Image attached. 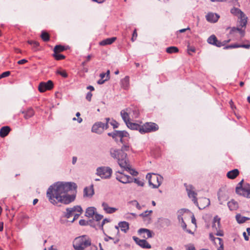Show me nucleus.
Segmentation results:
<instances>
[{
	"mask_svg": "<svg viewBox=\"0 0 250 250\" xmlns=\"http://www.w3.org/2000/svg\"><path fill=\"white\" fill-rule=\"evenodd\" d=\"M116 40V37H112L107 38L104 40L99 42V44L102 46H104L106 45H109L112 44Z\"/></svg>",
	"mask_w": 250,
	"mask_h": 250,
	"instance_id": "c85d7f7f",
	"label": "nucleus"
},
{
	"mask_svg": "<svg viewBox=\"0 0 250 250\" xmlns=\"http://www.w3.org/2000/svg\"><path fill=\"white\" fill-rule=\"evenodd\" d=\"M110 124L113 126V128H118L119 126L118 123L114 120H112L110 122Z\"/></svg>",
	"mask_w": 250,
	"mask_h": 250,
	"instance_id": "8fccbe9b",
	"label": "nucleus"
},
{
	"mask_svg": "<svg viewBox=\"0 0 250 250\" xmlns=\"http://www.w3.org/2000/svg\"><path fill=\"white\" fill-rule=\"evenodd\" d=\"M230 40H229L228 41H224V42H221V41H218L217 39V42H216V44H215V46H216L217 47H221V46H224L227 43H228L229 42H230Z\"/></svg>",
	"mask_w": 250,
	"mask_h": 250,
	"instance_id": "a19ab883",
	"label": "nucleus"
},
{
	"mask_svg": "<svg viewBox=\"0 0 250 250\" xmlns=\"http://www.w3.org/2000/svg\"><path fill=\"white\" fill-rule=\"evenodd\" d=\"M94 194L93 186L85 187L83 189V197L85 198H91Z\"/></svg>",
	"mask_w": 250,
	"mask_h": 250,
	"instance_id": "aec40b11",
	"label": "nucleus"
},
{
	"mask_svg": "<svg viewBox=\"0 0 250 250\" xmlns=\"http://www.w3.org/2000/svg\"><path fill=\"white\" fill-rule=\"evenodd\" d=\"M167 52L168 53H172V46H169L168 47V48H167Z\"/></svg>",
	"mask_w": 250,
	"mask_h": 250,
	"instance_id": "774afa93",
	"label": "nucleus"
},
{
	"mask_svg": "<svg viewBox=\"0 0 250 250\" xmlns=\"http://www.w3.org/2000/svg\"><path fill=\"white\" fill-rule=\"evenodd\" d=\"M220 219L217 216H215L213 219V222L212 224V228H215L216 229H217V225L218 227H219L220 226Z\"/></svg>",
	"mask_w": 250,
	"mask_h": 250,
	"instance_id": "e433bc0d",
	"label": "nucleus"
},
{
	"mask_svg": "<svg viewBox=\"0 0 250 250\" xmlns=\"http://www.w3.org/2000/svg\"><path fill=\"white\" fill-rule=\"evenodd\" d=\"M217 39L216 37L214 35H212L208 39L207 42L208 43L215 45Z\"/></svg>",
	"mask_w": 250,
	"mask_h": 250,
	"instance_id": "c9c22d12",
	"label": "nucleus"
},
{
	"mask_svg": "<svg viewBox=\"0 0 250 250\" xmlns=\"http://www.w3.org/2000/svg\"><path fill=\"white\" fill-rule=\"evenodd\" d=\"M200 209H203L210 205V200L209 199L205 197L199 199V202L197 201V204H194Z\"/></svg>",
	"mask_w": 250,
	"mask_h": 250,
	"instance_id": "dca6fc26",
	"label": "nucleus"
},
{
	"mask_svg": "<svg viewBox=\"0 0 250 250\" xmlns=\"http://www.w3.org/2000/svg\"><path fill=\"white\" fill-rule=\"evenodd\" d=\"M53 85V83L51 80H49L47 82H41L39 85L38 89L40 92H44L46 90L52 89Z\"/></svg>",
	"mask_w": 250,
	"mask_h": 250,
	"instance_id": "ddd939ff",
	"label": "nucleus"
},
{
	"mask_svg": "<svg viewBox=\"0 0 250 250\" xmlns=\"http://www.w3.org/2000/svg\"><path fill=\"white\" fill-rule=\"evenodd\" d=\"M102 206L103 207V210L108 214L113 213L115 212L118 210V208H116L109 207L108 204L105 202H103L102 203Z\"/></svg>",
	"mask_w": 250,
	"mask_h": 250,
	"instance_id": "412c9836",
	"label": "nucleus"
},
{
	"mask_svg": "<svg viewBox=\"0 0 250 250\" xmlns=\"http://www.w3.org/2000/svg\"><path fill=\"white\" fill-rule=\"evenodd\" d=\"M97 174L101 179H109L111 176V173H97Z\"/></svg>",
	"mask_w": 250,
	"mask_h": 250,
	"instance_id": "f704fd0d",
	"label": "nucleus"
},
{
	"mask_svg": "<svg viewBox=\"0 0 250 250\" xmlns=\"http://www.w3.org/2000/svg\"><path fill=\"white\" fill-rule=\"evenodd\" d=\"M57 74L60 75L63 78H67L68 75L65 71L57 70L56 72Z\"/></svg>",
	"mask_w": 250,
	"mask_h": 250,
	"instance_id": "de8ad7c7",
	"label": "nucleus"
},
{
	"mask_svg": "<svg viewBox=\"0 0 250 250\" xmlns=\"http://www.w3.org/2000/svg\"><path fill=\"white\" fill-rule=\"evenodd\" d=\"M209 237L210 241L217 248V250H224L223 241L221 238L214 237L212 233L209 234Z\"/></svg>",
	"mask_w": 250,
	"mask_h": 250,
	"instance_id": "f8f14e48",
	"label": "nucleus"
},
{
	"mask_svg": "<svg viewBox=\"0 0 250 250\" xmlns=\"http://www.w3.org/2000/svg\"><path fill=\"white\" fill-rule=\"evenodd\" d=\"M93 217L96 221H99L103 218V216L100 214L95 213Z\"/></svg>",
	"mask_w": 250,
	"mask_h": 250,
	"instance_id": "864d4df0",
	"label": "nucleus"
},
{
	"mask_svg": "<svg viewBox=\"0 0 250 250\" xmlns=\"http://www.w3.org/2000/svg\"><path fill=\"white\" fill-rule=\"evenodd\" d=\"M79 224L81 226H84L87 224V222L84 220L82 219L79 221Z\"/></svg>",
	"mask_w": 250,
	"mask_h": 250,
	"instance_id": "052dcab7",
	"label": "nucleus"
},
{
	"mask_svg": "<svg viewBox=\"0 0 250 250\" xmlns=\"http://www.w3.org/2000/svg\"><path fill=\"white\" fill-rule=\"evenodd\" d=\"M159 129V126L153 122H146L142 125V134L153 132Z\"/></svg>",
	"mask_w": 250,
	"mask_h": 250,
	"instance_id": "0eeeda50",
	"label": "nucleus"
},
{
	"mask_svg": "<svg viewBox=\"0 0 250 250\" xmlns=\"http://www.w3.org/2000/svg\"><path fill=\"white\" fill-rule=\"evenodd\" d=\"M243 236L244 237V239H245V240L246 241H248L249 240V235H248V234H247L246 232H244L243 233Z\"/></svg>",
	"mask_w": 250,
	"mask_h": 250,
	"instance_id": "680f3d73",
	"label": "nucleus"
},
{
	"mask_svg": "<svg viewBox=\"0 0 250 250\" xmlns=\"http://www.w3.org/2000/svg\"><path fill=\"white\" fill-rule=\"evenodd\" d=\"M219 18L220 16L218 14L211 12L208 13L206 16L207 21L211 23L216 22L218 21Z\"/></svg>",
	"mask_w": 250,
	"mask_h": 250,
	"instance_id": "6ab92c4d",
	"label": "nucleus"
},
{
	"mask_svg": "<svg viewBox=\"0 0 250 250\" xmlns=\"http://www.w3.org/2000/svg\"><path fill=\"white\" fill-rule=\"evenodd\" d=\"M34 114V111L33 109L31 108H30L27 109L26 112L24 114V118L26 119H29L32 117Z\"/></svg>",
	"mask_w": 250,
	"mask_h": 250,
	"instance_id": "473e14b6",
	"label": "nucleus"
},
{
	"mask_svg": "<svg viewBox=\"0 0 250 250\" xmlns=\"http://www.w3.org/2000/svg\"><path fill=\"white\" fill-rule=\"evenodd\" d=\"M243 182L242 180L239 183L236 188V192L240 195L249 198H250V185L246 184L242 186Z\"/></svg>",
	"mask_w": 250,
	"mask_h": 250,
	"instance_id": "423d86ee",
	"label": "nucleus"
},
{
	"mask_svg": "<svg viewBox=\"0 0 250 250\" xmlns=\"http://www.w3.org/2000/svg\"><path fill=\"white\" fill-rule=\"evenodd\" d=\"M189 51H191L192 52H194L195 51V49L194 47H188V53L190 54Z\"/></svg>",
	"mask_w": 250,
	"mask_h": 250,
	"instance_id": "338daca9",
	"label": "nucleus"
},
{
	"mask_svg": "<svg viewBox=\"0 0 250 250\" xmlns=\"http://www.w3.org/2000/svg\"><path fill=\"white\" fill-rule=\"evenodd\" d=\"M92 1L97 2L98 3H102L105 1V0H91Z\"/></svg>",
	"mask_w": 250,
	"mask_h": 250,
	"instance_id": "69168bd1",
	"label": "nucleus"
},
{
	"mask_svg": "<svg viewBox=\"0 0 250 250\" xmlns=\"http://www.w3.org/2000/svg\"><path fill=\"white\" fill-rule=\"evenodd\" d=\"M27 62H28V61L26 59H22V60H21L17 62V63L19 64H24L25 63H26Z\"/></svg>",
	"mask_w": 250,
	"mask_h": 250,
	"instance_id": "13d9d810",
	"label": "nucleus"
},
{
	"mask_svg": "<svg viewBox=\"0 0 250 250\" xmlns=\"http://www.w3.org/2000/svg\"><path fill=\"white\" fill-rule=\"evenodd\" d=\"M81 210V206H76L72 208H68L66 209V211L63 212L64 217L69 219L71 216H74L76 211Z\"/></svg>",
	"mask_w": 250,
	"mask_h": 250,
	"instance_id": "4468645a",
	"label": "nucleus"
},
{
	"mask_svg": "<svg viewBox=\"0 0 250 250\" xmlns=\"http://www.w3.org/2000/svg\"><path fill=\"white\" fill-rule=\"evenodd\" d=\"M41 38L42 40L44 42H47L49 40V34L44 31H42L41 34Z\"/></svg>",
	"mask_w": 250,
	"mask_h": 250,
	"instance_id": "ea45409f",
	"label": "nucleus"
},
{
	"mask_svg": "<svg viewBox=\"0 0 250 250\" xmlns=\"http://www.w3.org/2000/svg\"><path fill=\"white\" fill-rule=\"evenodd\" d=\"M185 211L186 210L185 209H181L178 211V219L179 220V224L183 229H186L187 227V225L184 222L183 218L182 217V215L184 212H185Z\"/></svg>",
	"mask_w": 250,
	"mask_h": 250,
	"instance_id": "4be33fe9",
	"label": "nucleus"
},
{
	"mask_svg": "<svg viewBox=\"0 0 250 250\" xmlns=\"http://www.w3.org/2000/svg\"><path fill=\"white\" fill-rule=\"evenodd\" d=\"M137 37V30L136 29H134L133 34H132V37L131 38V41L132 42H134Z\"/></svg>",
	"mask_w": 250,
	"mask_h": 250,
	"instance_id": "3c124183",
	"label": "nucleus"
},
{
	"mask_svg": "<svg viewBox=\"0 0 250 250\" xmlns=\"http://www.w3.org/2000/svg\"><path fill=\"white\" fill-rule=\"evenodd\" d=\"M11 130L10 127L8 126L2 127L0 129V137L4 138L6 137Z\"/></svg>",
	"mask_w": 250,
	"mask_h": 250,
	"instance_id": "bb28decb",
	"label": "nucleus"
},
{
	"mask_svg": "<svg viewBox=\"0 0 250 250\" xmlns=\"http://www.w3.org/2000/svg\"><path fill=\"white\" fill-rule=\"evenodd\" d=\"M133 181L136 183L138 186L143 187L144 186V182L143 180H140L138 179H135L133 178Z\"/></svg>",
	"mask_w": 250,
	"mask_h": 250,
	"instance_id": "09e8293b",
	"label": "nucleus"
},
{
	"mask_svg": "<svg viewBox=\"0 0 250 250\" xmlns=\"http://www.w3.org/2000/svg\"><path fill=\"white\" fill-rule=\"evenodd\" d=\"M122 144L123 146L121 149L114 148L110 149L111 156L118 160V164L121 167L123 170L129 172H137L135 169L131 168L127 159V154L124 152L129 150V145L125 143L124 140Z\"/></svg>",
	"mask_w": 250,
	"mask_h": 250,
	"instance_id": "f03ea898",
	"label": "nucleus"
},
{
	"mask_svg": "<svg viewBox=\"0 0 250 250\" xmlns=\"http://www.w3.org/2000/svg\"><path fill=\"white\" fill-rule=\"evenodd\" d=\"M65 50L64 47L61 45H57L54 48V53L62 52Z\"/></svg>",
	"mask_w": 250,
	"mask_h": 250,
	"instance_id": "4c0bfd02",
	"label": "nucleus"
},
{
	"mask_svg": "<svg viewBox=\"0 0 250 250\" xmlns=\"http://www.w3.org/2000/svg\"><path fill=\"white\" fill-rule=\"evenodd\" d=\"M91 58V56L90 55H88L87 57H86V60H85V61L84 62H83L82 63V65L83 66H84L85 64H86V63L88 62L89 61H90V59Z\"/></svg>",
	"mask_w": 250,
	"mask_h": 250,
	"instance_id": "4d7b16f0",
	"label": "nucleus"
},
{
	"mask_svg": "<svg viewBox=\"0 0 250 250\" xmlns=\"http://www.w3.org/2000/svg\"><path fill=\"white\" fill-rule=\"evenodd\" d=\"M121 85L124 89H127L129 86V78L128 76H125L121 81Z\"/></svg>",
	"mask_w": 250,
	"mask_h": 250,
	"instance_id": "cd10ccee",
	"label": "nucleus"
},
{
	"mask_svg": "<svg viewBox=\"0 0 250 250\" xmlns=\"http://www.w3.org/2000/svg\"><path fill=\"white\" fill-rule=\"evenodd\" d=\"M28 43L31 45H33L34 47H38L39 45V43L34 41H28Z\"/></svg>",
	"mask_w": 250,
	"mask_h": 250,
	"instance_id": "603ef678",
	"label": "nucleus"
},
{
	"mask_svg": "<svg viewBox=\"0 0 250 250\" xmlns=\"http://www.w3.org/2000/svg\"><path fill=\"white\" fill-rule=\"evenodd\" d=\"M188 30H190V28L189 27H188L187 28H184V29H180L179 31H178L177 33H178V32H179V33H183V32H185L186 31H187Z\"/></svg>",
	"mask_w": 250,
	"mask_h": 250,
	"instance_id": "0e129e2a",
	"label": "nucleus"
},
{
	"mask_svg": "<svg viewBox=\"0 0 250 250\" xmlns=\"http://www.w3.org/2000/svg\"><path fill=\"white\" fill-rule=\"evenodd\" d=\"M53 56L56 60H61L65 58V56L64 55L58 54V53H54Z\"/></svg>",
	"mask_w": 250,
	"mask_h": 250,
	"instance_id": "37998d69",
	"label": "nucleus"
},
{
	"mask_svg": "<svg viewBox=\"0 0 250 250\" xmlns=\"http://www.w3.org/2000/svg\"><path fill=\"white\" fill-rule=\"evenodd\" d=\"M96 208L94 207L88 208L85 211V216L89 218L93 217L96 213Z\"/></svg>",
	"mask_w": 250,
	"mask_h": 250,
	"instance_id": "c756f323",
	"label": "nucleus"
},
{
	"mask_svg": "<svg viewBox=\"0 0 250 250\" xmlns=\"http://www.w3.org/2000/svg\"><path fill=\"white\" fill-rule=\"evenodd\" d=\"M121 116L122 117V119L124 121V122L126 125L127 123L130 122V113H129V111H127V108L124 110H122L121 111Z\"/></svg>",
	"mask_w": 250,
	"mask_h": 250,
	"instance_id": "393cba45",
	"label": "nucleus"
},
{
	"mask_svg": "<svg viewBox=\"0 0 250 250\" xmlns=\"http://www.w3.org/2000/svg\"><path fill=\"white\" fill-rule=\"evenodd\" d=\"M92 94L91 92H88L86 95V99L89 102L91 101Z\"/></svg>",
	"mask_w": 250,
	"mask_h": 250,
	"instance_id": "5fc2aeb1",
	"label": "nucleus"
},
{
	"mask_svg": "<svg viewBox=\"0 0 250 250\" xmlns=\"http://www.w3.org/2000/svg\"><path fill=\"white\" fill-rule=\"evenodd\" d=\"M230 13L234 16L238 17V19L240 20L239 21V26H241V28L235 27H228L227 30L230 29L229 34L233 35L235 33L238 32L240 34L241 37H244L245 35V29L248 22L247 17L246 16L244 12L238 8L233 7L230 10Z\"/></svg>",
	"mask_w": 250,
	"mask_h": 250,
	"instance_id": "7ed1b4c3",
	"label": "nucleus"
},
{
	"mask_svg": "<svg viewBox=\"0 0 250 250\" xmlns=\"http://www.w3.org/2000/svg\"><path fill=\"white\" fill-rule=\"evenodd\" d=\"M126 125L129 128L132 130H138L141 134H142L141 130L142 125H141L137 123H134L129 122L128 123V124L127 123Z\"/></svg>",
	"mask_w": 250,
	"mask_h": 250,
	"instance_id": "5701e85b",
	"label": "nucleus"
},
{
	"mask_svg": "<svg viewBox=\"0 0 250 250\" xmlns=\"http://www.w3.org/2000/svg\"><path fill=\"white\" fill-rule=\"evenodd\" d=\"M107 135L109 136L112 137L115 140H118V139L119 138L122 143H123L124 138H129L128 133L125 130H114L112 132L108 133Z\"/></svg>",
	"mask_w": 250,
	"mask_h": 250,
	"instance_id": "9d476101",
	"label": "nucleus"
},
{
	"mask_svg": "<svg viewBox=\"0 0 250 250\" xmlns=\"http://www.w3.org/2000/svg\"><path fill=\"white\" fill-rule=\"evenodd\" d=\"M77 186L74 182H58L49 187L46 196L49 202L57 205L59 203L68 204L75 199L76 194H68L69 191L74 190L76 192Z\"/></svg>",
	"mask_w": 250,
	"mask_h": 250,
	"instance_id": "f257e3e1",
	"label": "nucleus"
},
{
	"mask_svg": "<svg viewBox=\"0 0 250 250\" xmlns=\"http://www.w3.org/2000/svg\"><path fill=\"white\" fill-rule=\"evenodd\" d=\"M247 44H239L237 43H235L234 44H230L229 45H227L224 48L225 49H229V48H238V47H242L245 48L246 49H249L250 47V42L249 41H247Z\"/></svg>",
	"mask_w": 250,
	"mask_h": 250,
	"instance_id": "b1692460",
	"label": "nucleus"
},
{
	"mask_svg": "<svg viewBox=\"0 0 250 250\" xmlns=\"http://www.w3.org/2000/svg\"><path fill=\"white\" fill-rule=\"evenodd\" d=\"M119 228L124 232H126L129 229V224L125 221L121 222L118 224V226H116L113 229V231L118 234L119 233Z\"/></svg>",
	"mask_w": 250,
	"mask_h": 250,
	"instance_id": "2eb2a0df",
	"label": "nucleus"
},
{
	"mask_svg": "<svg viewBox=\"0 0 250 250\" xmlns=\"http://www.w3.org/2000/svg\"><path fill=\"white\" fill-rule=\"evenodd\" d=\"M131 175L125 174L124 173H117L116 179L120 182L126 184L133 182V176L138 173H129Z\"/></svg>",
	"mask_w": 250,
	"mask_h": 250,
	"instance_id": "6e6552de",
	"label": "nucleus"
},
{
	"mask_svg": "<svg viewBox=\"0 0 250 250\" xmlns=\"http://www.w3.org/2000/svg\"><path fill=\"white\" fill-rule=\"evenodd\" d=\"M97 172H112V169L109 167H100L96 169Z\"/></svg>",
	"mask_w": 250,
	"mask_h": 250,
	"instance_id": "2f4dec72",
	"label": "nucleus"
},
{
	"mask_svg": "<svg viewBox=\"0 0 250 250\" xmlns=\"http://www.w3.org/2000/svg\"><path fill=\"white\" fill-rule=\"evenodd\" d=\"M106 80H107V79H106L105 80H103V79H101L98 81L97 83L98 84H103L105 82V81Z\"/></svg>",
	"mask_w": 250,
	"mask_h": 250,
	"instance_id": "e2e57ef3",
	"label": "nucleus"
},
{
	"mask_svg": "<svg viewBox=\"0 0 250 250\" xmlns=\"http://www.w3.org/2000/svg\"><path fill=\"white\" fill-rule=\"evenodd\" d=\"M82 211H83V209H82V208L81 207V210L80 211L79 210V211H76V213L74 215V218L72 219V220L71 221V222L73 223L75 220L79 218V217L80 216V215L82 214Z\"/></svg>",
	"mask_w": 250,
	"mask_h": 250,
	"instance_id": "79ce46f5",
	"label": "nucleus"
},
{
	"mask_svg": "<svg viewBox=\"0 0 250 250\" xmlns=\"http://www.w3.org/2000/svg\"><path fill=\"white\" fill-rule=\"evenodd\" d=\"M216 235L219 236H223L224 235V232L223 230H219L217 231V232L216 233Z\"/></svg>",
	"mask_w": 250,
	"mask_h": 250,
	"instance_id": "bf43d9fd",
	"label": "nucleus"
},
{
	"mask_svg": "<svg viewBox=\"0 0 250 250\" xmlns=\"http://www.w3.org/2000/svg\"><path fill=\"white\" fill-rule=\"evenodd\" d=\"M108 127L109 126L107 124H104L101 122H98L93 125L91 131L93 132L100 134H101L104 130L107 129Z\"/></svg>",
	"mask_w": 250,
	"mask_h": 250,
	"instance_id": "9b49d317",
	"label": "nucleus"
},
{
	"mask_svg": "<svg viewBox=\"0 0 250 250\" xmlns=\"http://www.w3.org/2000/svg\"><path fill=\"white\" fill-rule=\"evenodd\" d=\"M84 250H98V248L95 245L91 244V243L90 242V245H88V246Z\"/></svg>",
	"mask_w": 250,
	"mask_h": 250,
	"instance_id": "a18cd8bd",
	"label": "nucleus"
},
{
	"mask_svg": "<svg viewBox=\"0 0 250 250\" xmlns=\"http://www.w3.org/2000/svg\"><path fill=\"white\" fill-rule=\"evenodd\" d=\"M239 173H227V176L229 179H233L238 175Z\"/></svg>",
	"mask_w": 250,
	"mask_h": 250,
	"instance_id": "c03bdc74",
	"label": "nucleus"
},
{
	"mask_svg": "<svg viewBox=\"0 0 250 250\" xmlns=\"http://www.w3.org/2000/svg\"><path fill=\"white\" fill-rule=\"evenodd\" d=\"M184 186L186 188L188 197L191 199L194 204H197V193L195 191V188L191 184L185 183Z\"/></svg>",
	"mask_w": 250,
	"mask_h": 250,
	"instance_id": "1a4fd4ad",
	"label": "nucleus"
},
{
	"mask_svg": "<svg viewBox=\"0 0 250 250\" xmlns=\"http://www.w3.org/2000/svg\"><path fill=\"white\" fill-rule=\"evenodd\" d=\"M152 210H146L141 213L140 216L143 218L147 217L152 213Z\"/></svg>",
	"mask_w": 250,
	"mask_h": 250,
	"instance_id": "49530a36",
	"label": "nucleus"
},
{
	"mask_svg": "<svg viewBox=\"0 0 250 250\" xmlns=\"http://www.w3.org/2000/svg\"><path fill=\"white\" fill-rule=\"evenodd\" d=\"M138 232L142 237L145 239L151 238L153 236L152 231L147 229H140L138 230Z\"/></svg>",
	"mask_w": 250,
	"mask_h": 250,
	"instance_id": "a211bd4d",
	"label": "nucleus"
},
{
	"mask_svg": "<svg viewBox=\"0 0 250 250\" xmlns=\"http://www.w3.org/2000/svg\"><path fill=\"white\" fill-rule=\"evenodd\" d=\"M133 239L137 244L143 248L150 249L151 247V245L145 239H140L135 236L133 237Z\"/></svg>",
	"mask_w": 250,
	"mask_h": 250,
	"instance_id": "f3484780",
	"label": "nucleus"
},
{
	"mask_svg": "<svg viewBox=\"0 0 250 250\" xmlns=\"http://www.w3.org/2000/svg\"><path fill=\"white\" fill-rule=\"evenodd\" d=\"M146 178L148 179L149 185L153 188H158L163 180V177L161 175L155 173H148Z\"/></svg>",
	"mask_w": 250,
	"mask_h": 250,
	"instance_id": "39448f33",
	"label": "nucleus"
},
{
	"mask_svg": "<svg viewBox=\"0 0 250 250\" xmlns=\"http://www.w3.org/2000/svg\"><path fill=\"white\" fill-rule=\"evenodd\" d=\"M236 219L238 223H243L249 219V218L241 216L240 214L236 215Z\"/></svg>",
	"mask_w": 250,
	"mask_h": 250,
	"instance_id": "72a5a7b5",
	"label": "nucleus"
},
{
	"mask_svg": "<svg viewBox=\"0 0 250 250\" xmlns=\"http://www.w3.org/2000/svg\"><path fill=\"white\" fill-rule=\"evenodd\" d=\"M90 242L91 240L86 235L77 237L73 241V247L76 250H84L90 245Z\"/></svg>",
	"mask_w": 250,
	"mask_h": 250,
	"instance_id": "20e7f679",
	"label": "nucleus"
},
{
	"mask_svg": "<svg viewBox=\"0 0 250 250\" xmlns=\"http://www.w3.org/2000/svg\"><path fill=\"white\" fill-rule=\"evenodd\" d=\"M228 206L230 210H235L238 208L237 202L234 200H231L228 203Z\"/></svg>",
	"mask_w": 250,
	"mask_h": 250,
	"instance_id": "7c9ffc66",
	"label": "nucleus"
},
{
	"mask_svg": "<svg viewBox=\"0 0 250 250\" xmlns=\"http://www.w3.org/2000/svg\"><path fill=\"white\" fill-rule=\"evenodd\" d=\"M218 198L220 202V204H223L224 201L227 200V197L226 195H223L221 194L220 193H219L218 194Z\"/></svg>",
	"mask_w": 250,
	"mask_h": 250,
	"instance_id": "58836bf2",
	"label": "nucleus"
},
{
	"mask_svg": "<svg viewBox=\"0 0 250 250\" xmlns=\"http://www.w3.org/2000/svg\"><path fill=\"white\" fill-rule=\"evenodd\" d=\"M10 71H5L3 72L2 74H1V77H2V78H5L6 77H8L10 75Z\"/></svg>",
	"mask_w": 250,
	"mask_h": 250,
	"instance_id": "6e6d98bb",
	"label": "nucleus"
},
{
	"mask_svg": "<svg viewBox=\"0 0 250 250\" xmlns=\"http://www.w3.org/2000/svg\"><path fill=\"white\" fill-rule=\"evenodd\" d=\"M127 111H129V113L132 118H137L139 116V111L136 107L128 108Z\"/></svg>",
	"mask_w": 250,
	"mask_h": 250,
	"instance_id": "a878e982",
	"label": "nucleus"
}]
</instances>
